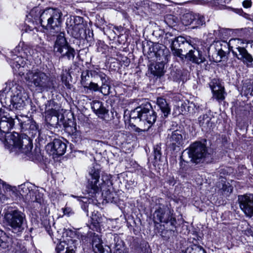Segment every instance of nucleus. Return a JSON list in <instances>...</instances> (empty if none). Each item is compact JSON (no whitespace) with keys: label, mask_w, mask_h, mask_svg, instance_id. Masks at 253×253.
Instances as JSON below:
<instances>
[{"label":"nucleus","mask_w":253,"mask_h":253,"mask_svg":"<svg viewBox=\"0 0 253 253\" xmlns=\"http://www.w3.org/2000/svg\"><path fill=\"white\" fill-rule=\"evenodd\" d=\"M46 116H59L58 111L55 109H49L46 111Z\"/></svg>","instance_id":"43"},{"label":"nucleus","mask_w":253,"mask_h":253,"mask_svg":"<svg viewBox=\"0 0 253 253\" xmlns=\"http://www.w3.org/2000/svg\"><path fill=\"white\" fill-rule=\"evenodd\" d=\"M211 120V118L207 114H204L198 118V123L203 131L208 132L212 129L213 124Z\"/></svg>","instance_id":"19"},{"label":"nucleus","mask_w":253,"mask_h":253,"mask_svg":"<svg viewBox=\"0 0 253 253\" xmlns=\"http://www.w3.org/2000/svg\"><path fill=\"white\" fill-rule=\"evenodd\" d=\"M213 97L218 100L224 99V87L217 83L216 81L211 82L210 84Z\"/></svg>","instance_id":"21"},{"label":"nucleus","mask_w":253,"mask_h":253,"mask_svg":"<svg viewBox=\"0 0 253 253\" xmlns=\"http://www.w3.org/2000/svg\"><path fill=\"white\" fill-rule=\"evenodd\" d=\"M86 31L87 32L85 33L86 38H84V39L88 42H90L92 41L93 36V31L89 29H86Z\"/></svg>","instance_id":"46"},{"label":"nucleus","mask_w":253,"mask_h":253,"mask_svg":"<svg viewBox=\"0 0 253 253\" xmlns=\"http://www.w3.org/2000/svg\"><path fill=\"white\" fill-rule=\"evenodd\" d=\"M168 138L173 146H179L182 141V136L177 130L173 131Z\"/></svg>","instance_id":"26"},{"label":"nucleus","mask_w":253,"mask_h":253,"mask_svg":"<svg viewBox=\"0 0 253 253\" xmlns=\"http://www.w3.org/2000/svg\"><path fill=\"white\" fill-rule=\"evenodd\" d=\"M80 25L79 26H75L71 24L69 26L67 27V32L69 34H70L73 37L76 38H78V36H79V33L80 32Z\"/></svg>","instance_id":"29"},{"label":"nucleus","mask_w":253,"mask_h":253,"mask_svg":"<svg viewBox=\"0 0 253 253\" xmlns=\"http://www.w3.org/2000/svg\"><path fill=\"white\" fill-rule=\"evenodd\" d=\"M14 126L13 119L6 112H0V139L5 138V145L11 151L29 156L33 148L32 141L25 134L8 133Z\"/></svg>","instance_id":"1"},{"label":"nucleus","mask_w":253,"mask_h":253,"mask_svg":"<svg viewBox=\"0 0 253 253\" xmlns=\"http://www.w3.org/2000/svg\"><path fill=\"white\" fill-rule=\"evenodd\" d=\"M239 43H241V40L239 39H231L229 42H224V46L228 47L234 56L249 66L253 62V57L245 48L237 45Z\"/></svg>","instance_id":"7"},{"label":"nucleus","mask_w":253,"mask_h":253,"mask_svg":"<svg viewBox=\"0 0 253 253\" xmlns=\"http://www.w3.org/2000/svg\"><path fill=\"white\" fill-rule=\"evenodd\" d=\"M17 119L22 128L24 130H36L38 129L36 122L27 116H21V118L17 117Z\"/></svg>","instance_id":"20"},{"label":"nucleus","mask_w":253,"mask_h":253,"mask_svg":"<svg viewBox=\"0 0 253 253\" xmlns=\"http://www.w3.org/2000/svg\"><path fill=\"white\" fill-rule=\"evenodd\" d=\"M157 104L162 112L164 117L167 118L170 113V107L166 99L161 97H158Z\"/></svg>","instance_id":"23"},{"label":"nucleus","mask_w":253,"mask_h":253,"mask_svg":"<svg viewBox=\"0 0 253 253\" xmlns=\"http://www.w3.org/2000/svg\"><path fill=\"white\" fill-rule=\"evenodd\" d=\"M42 11L40 10L37 7L33 8L30 12V15L35 20H39L41 24V15Z\"/></svg>","instance_id":"31"},{"label":"nucleus","mask_w":253,"mask_h":253,"mask_svg":"<svg viewBox=\"0 0 253 253\" xmlns=\"http://www.w3.org/2000/svg\"><path fill=\"white\" fill-rule=\"evenodd\" d=\"M180 79V74L178 73L175 77L173 78L174 81H177Z\"/></svg>","instance_id":"53"},{"label":"nucleus","mask_w":253,"mask_h":253,"mask_svg":"<svg viewBox=\"0 0 253 253\" xmlns=\"http://www.w3.org/2000/svg\"><path fill=\"white\" fill-rule=\"evenodd\" d=\"M240 11H241L242 12H243L242 9L239 10Z\"/></svg>","instance_id":"56"},{"label":"nucleus","mask_w":253,"mask_h":253,"mask_svg":"<svg viewBox=\"0 0 253 253\" xmlns=\"http://www.w3.org/2000/svg\"><path fill=\"white\" fill-rule=\"evenodd\" d=\"M9 56V62L14 74L22 76L26 71H29L28 66L26 65L25 61L22 57L13 54V52H10Z\"/></svg>","instance_id":"12"},{"label":"nucleus","mask_w":253,"mask_h":253,"mask_svg":"<svg viewBox=\"0 0 253 253\" xmlns=\"http://www.w3.org/2000/svg\"><path fill=\"white\" fill-rule=\"evenodd\" d=\"M188 153L191 161L196 164L210 163L212 160V155L209 152L206 146L200 142H196L191 145Z\"/></svg>","instance_id":"6"},{"label":"nucleus","mask_w":253,"mask_h":253,"mask_svg":"<svg viewBox=\"0 0 253 253\" xmlns=\"http://www.w3.org/2000/svg\"><path fill=\"white\" fill-rule=\"evenodd\" d=\"M25 79L41 91H49L55 88L56 81L39 70H29Z\"/></svg>","instance_id":"4"},{"label":"nucleus","mask_w":253,"mask_h":253,"mask_svg":"<svg viewBox=\"0 0 253 253\" xmlns=\"http://www.w3.org/2000/svg\"><path fill=\"white\" fill-rule=\"evenodd\" d=\"M166 22L171 26H175L176 21L174 19V17L171 15H167L165 18Z\"/></svg>","instance_id":"41"},{"label":"nucleus","mask_w":253,"mask_h":253,"mask_svg":"<svg viewBox=\"0 0 253 253\" xmlns=\"http://www.w3.org/2000/svg\"><path fill=\"white\" fill-rule=\"evenodd\" d=\"M6 238V237L5 236V234L2 231L0 230V247L3 249L8 247Z\"/></svg>","instance_id":"38"},{"label":"nucleus","mask_w":253,"mask_h":253,"mask_svg":"<svg viewBox=\"0 0 253 253\" xmlns=\"http://www.w3.org/2000/svg\"><path fill=\"white\" fill-rule=\"evenodd\" d=\"M49 228H46V230L48 232L49 235L50 236V237L52 238V239L53 240V233L52 232H51L50 230H49Z\"/></svg>","instance_id":"52"},{"label":"nucleus","mask_w":253,"mask_h":253,"mask_svg":"<svg viewBox=\"0 0 253 253\" xmlns=\"http://www.w3.org/2000/svg\"><path fill=\"white\" fill-rule=\"evenodd\" d=\"M99 92L104 95H107L110 93V85L109 82L101 83V85L99 86Z\"/></svg>","instance_id":"30"},{"label":"nucleus","mask_w":253,"mask_h":253,"mask_svg":"<svg viewBox=\"0 0 253 253\" xmlns=\"http://www.w3.org/2000/svg\"><path fill=\"white\" fill-rule=\"evenodd\" d=\"M131 119H139L140 122L144 123L143 130H147L155 123L157 114L153 109L150 103H146L136 107L130 113Z\"/></svg>","instance_id":"5"},{"label":"nucleus","mask_w":253,"mask_h":253,"mask_svg":"<svg viewBox=\"0 0 253 253\" xmlns=\"http://www.w3.org/2000/svg\"><path fill=\"white\" fill-rule=\"evenodd\" d=\"M94 113L101 118H103L104 115L108 113V111L103 106V104H102L101 107H99V109L97 111L94 112Z\"/></svg>","instance_id":"37"},{"label":"nucleus","mask_w":253,"mask_h":253,"mask_svg":"<svg viewBox=\"0 0 253 253\" xmlns=\"http://www.w3.org/2000/svg\"><path fill=\"white\" fill-rule=\"evenodd\" d=\"M213 4L219 8H223L226 4V0H213Z\"/></svg>","instance_id":"45"},{"label":"nucleus","mask_w":253,"mask_h":253,"mask_svg":"<svg viewBox=\"0 0 253 253\" xmlns=\"http://www.w3.org/2000/svg\"><path fill=\"white\" fill-rule=\"evenodd\" d=\"M85 90L87 89L93 92H99V85L95 83L91 82L88 85H84Z\"/></svg>","instance_id":"34"},{"label":"nucleus","mask_w":253,"mask_h":253,"mask_svg":"<svg viewBox=\"0 0 253 253\" xmlns=\"http://www.w3.org/2000/svg\"><path fill=\"white\" fill-rule=\"evenodd\" d=\"M90 75L92 78L98 77L100 78L101 83H105L109 82V77L103 72L100 71L91 70Z\"/></svg>","instance_id":"28"},{"label":"nucleus","mask_w":253,"mask_h":253,"mask_svg":"<svg viewBox=\"0 0 253 253\" xmlns=\"http://www.w3.org/2000/svg\"><path fill=\"white\" fill-rule=\"evenodd\" d=\"M92 248L95 253H110L105 251L99 238H94L92 240Z\"/></svg>","instance_id":"27"},{"label":"nucleus","mask_w":253,"mask_h":253,"mask_svg":"<svg viewBox=\"0 0 253 253\" xmlns=\"http://www.w3.org/2000/svg\"><path fill=\"white\" fill-rule=\"evenodd\" d=\"M252 2L251 0H245L242 2V5L244 8H248L252 6Z\"/></svg>","instance_id":"48"},{"label":"nucleus","mask_w":253,"mask_h":253,"mask_svg":"<svg viewBox=\"0 0 253 253\" xmlns=\"http://www.w3.org/2000/svg\"><path fill=\"white\" fill-rule=\"evenodd\" d=\"M62 15L61 11L58 8H47L42 10L41 15V24L53 35L60 33Z\"/></svg>","instance_id":"3"},{"label":"nucleus","mask_w":253,"mask_h":253,"mask_svg":"<svg viewBox=\"0 0 253 253\" xmlns=\"http://www.w3.org/2000/svg\"><path fill=\"white\" fill-rule=\"evenodd\" d=\"M53 51L56 53L60 54V57H65L68 60H73L76 54L75 49L68 43L64 33H60L57 36L53 46Z\"/></svg>","instance_id":"8"},{"label":"nucleus","mask_w":253,"mask_h":253,"mask_svg":"<svg viewBox=\"0 0 253 253\" xmlns=\"http://www.w3.org/2000/svg\"><path fill=\"white\" fill-rule=\"evenodd\" d=\"M90 177L88 179L87 185L88 193L93 194L97 193L100 190V186L98 183L100 178V170L98 169L93 167L89 172Z\"/></svg>","instance_id":"14"},{"label":"nucleus","mask_w":253,"mask_h":253,"mask_svg":"<svg viewBox=\"0 0 253 253\" xmlns=\"http://www.w3.org/2000/svg\"><path fill=\"white\" fill-rule=\"evenodd\" d=\"M91 70H86L83 72L81 75V84L84 85H86L87 84L86 82L88 81V78L89 77L90 72Z\"/></svg>","instance_id":"36"},{"label":"nucleus","mask_w":253,"mask_h":253,"mask_svg":"<svg viewBox=\"0 0 253 253\" xmlns=\"http://www.w3.org/2000/svg\"><path fill=\"white\" fill-rule=\"evenodd\" d=\"M149 51L151 58L155 57L157 60L164 62L166 58L168 50L163 45L156 43L150 47Z\"/></svg>","instance_id":"17"},{"label":"nucleus","mask_w":253,"mask_h":253,"mask_svg":"<svg viewBox=\"0 0 253 253\" xmlns=\"http://www.w3.org/2000/svg\"><path fill=\"white\" fill-rule=\"evenodd\" d=\"M183 25H191L193 29L197 28L205 23V18L203 16L192 12L184 14L181 18Z\"/></svg>","instance_id":"13"},{"label":"nucleus","mask_w":253,"mask_h":253,"mask_svg":"<svg viewBox=\"0 0 253 253\" xmlns=\"http://www.w3.org/2000/svg\"><path fill=\"white\" fill-rule=\"evenodd\" d=\"M84 19L83 18L80 16H75L74 17V23L73 25L79 26V25H84L83 23Z\"/></svg>","instance_id":"42"},{"label":"nucleus","mask_w":253,"mask_h":253,"mask_svg":"<svg viewBox=\"0 0 253 253\" xmlns=\"http://www.w3.org/2000/svg\"><path fill=\"white\" fill-rule=\"evenodd\" d=\"M170 47L172 54L181 58H183L185 55L183 52H185L189 48L192 47L191 44L182 36L171 39Z\"/></svg>","instance_id":"11"},{"label":"nucleus","mask_w":253,"mask_h":253,"mask_svg":"<svg viewBox=\"0 0 253 253\" xmlns=\"http://www.w3.org/2000/svg\"><path fill=\"white\" fill-rule=\"evenodd\" d=\"M30 196H32L31 200L34 202L41 203L42 201V195L38 191H32L30 192Z\"/></svg>","instance_id":"32"},{"label":"nucleus","mask_w":253,"mask_h":253,"mask_svg":"<svg viewBox=\"0 0 253 253\" xmlns=\"http://www.w3.org/2000/svg\"><path fill=\"white\" fill-rule=\"evenodd\" d=\"M69 129H70V131L72 133H74L75 132H76L77 131V128H76V127L75 126L74 127H66V129L67 131H69Z\"/></svg>","instance_id":"51"},{"label":"nucleus","mask_w":253,"mask_h":253,"mask_svg":"<svg viewBox=\"0 0 253 253\" xmlns=\"http://www.w3.org/2000/svg\"><path fill=\"white\" fill-rule=\"evenodd\" d=\"M45 120L50 126H55L58 124L59 116H45Z\"/></svg>","instance_id":"33"},{"label":"nucleus","mask_w":253,"mask_h":253,"mask_svg":"<svg viewBox=\"0 0 253 253\" xmlns=\"http://www.w3.org/2000/svg\"><path fill=\"white\" fill-rule=\"evenodd\" d=\"M161 147L159 145L154 147V157L155 160L157 162L160 161L161 158Z\"/></svg>","instance_id":"35"},{"label":"nucleus","mask_w":253,"mask_h":253,"mask_svg":"<svg viewBox=\"0 0 253 253\" xmlns=\"http://www.w3.org/2000/svg\"><path fill=\"white\" fill-rule=\"evenodd\" d=\"M72 197H75V198H76V197H77L76 196H74V195H72Z\"/></svg>","instance_id":"57"},{"label":"nucleus","mask_w":253,"mask_h":253,"mask_svg":"<svg viewBox=\"0 0 253 253\" xmlns=\"http://www.w3.org/2000/svg\"><path fill=\"white\" fill-rule=\"evenodd\" d=\"M92 224L97 227L101 221V218L97 216L96 214L92 215L91 217Z\"/></svg>","instance_id":"44"},{"label":"nucleus","mask_w":253,"mask_h":253,"mask_svg":"<svg viewBox=\"0 0 253 253\" xmlns=\"http://www.w3.org/2000/svg\"><path fill=\"white\" fill-rule=\"evenodd\" d=\"M165 65L164 62L160 61L155 64L151 65L150 70L151 74L155 76L161 77L165 72Z\"/></svg>","instance_id":"25"},{"label":"nucleus","mask_w":253,"mask_h":253,"mask_svg":"<svg viewBox=\"0 0 253 253\" xmlns=\"http://www.w3.org/2000/svg\"><path fill=\"white\" fill-rule=\"evenodd\" d=\"M116 29V30H118L119 28H115Z\"/></svg>","instance_id":"59"},{"label":"nucleus","mask_w":253,"mask_h":253,"mask_svg":"<svg viewBox=\"0 0 253 253\" xmlns=\"http://www.w3.org/2000/svg\"><path fill=\"white\" fill-rule=\"evenodd\" d=\"M21 87H10L6 84L5 87L0 93V99L3 106L9 107L13 109L22 110L26 106V96Z\"/></svg>","instance_id":"2"},{"label":"nucleus","mask_w":253,"mask_h":253,"mask_svg":"<svg viewBox=\"0 0 253 253\" xmlns=\"http://www.w3.org/2000/svg\"><path fill=\"white\" fill-rule=\"evenodd\" d=\"M5 218L13 233L19 234L24 230L26 217L25 214L21 211H11L5 214Z\"/></svg>","instance_id":"9"},{"label":"nucleus","mask_w":253,"mask_h":253,"mask_svg":"<svg viewBox=\"0 0 253 253\" xmlns=\"http://www.w3.org/2000/svg\"><path fill=\"white\" fill-rule=\"evenodd\" d=\"M76 242V240L73 239L60 242L56 247V253H75Z\"/></svg>","instance_id":"16"},{"label":"nucleus","mask_w":253,"mask_h":253,"mask_svg":"<svg viewBox=\"0 0 253 253\" xmlns=\"http://www.w3.org/2000/svg\"><path fill=\"white\" fill-rule=\"evenodd\" d=\"M54 153L58 155H63L66 150V144L60 139H55L52 144Z\"/></svg>","instance_id":"24"},{"label":"nucleus","mask_w":253,"mask_h":253,"mask_svg":"<svg viewBox=\"0 0 253 253\" xmlns=\"http://www.w3.org/2000/svg\"><path fill=\"white\" fill-rule=\"evenodd\" d=\"M189 52L187 53L184 56L186 58H188L190 61L194 63L199 64L205 61V58L203 56L202 52L195 47L193 49L191 48L189 49Z\"/></svg>","instance_id":"18"},{"label":"nucleus","mask_w":253,"mask_h":253,"mask_svg":"<svg viewBox=\"0 0 253 253\" xmlns=\"http://www.w3.org/2000/svg\"><path fill=\"white\" fill-rule=\"evenodd\" d=\"M142 129H140L138 127H137L135 129V131H137V132H140V131H142Z\"/></svg>","instance_id":"54"},{"label":"nucleus","mask_w":253,"mask_h":253,"mask_svg":"<svg viewBox=\"0 0 253 253\" xmlns=\"http://www.w3.org/2000/svg\"><path fill=\"white\" fill-rule=\"evenodd\" d=\"M217 54L220 56V58H222L226 55V52L222 48L218 50Z\"/></svg>","instance_id":"50"},{"label":"nucleus","mask_w":253,"mask_h":253,"mask_svg":"<svg viewBox=\"0 0 253 253\" xmlns=\"http://www.w3.org/2000/svg\"><path fill=\"white\" fill-rule=\"evenodd\" d=\"M87 31L85 25H80V32L79 33V35H80V36H78V38H76L75 39H84V38H86L85 33Z\"/></svg>","instance_id":"39"},{"label":"nucleus","mask_w":253,"mask_h":253,"mask_svg":"<svg viewBox=\"0 0 253 253\" xmlns=\"http://www.w3.org/2000/svg\"><path fill=\"white\" fill-rule=\"evenodd\" d=\"M106 198L110 199L111 198V196H106Z\"/></svg>","instance_id":"55"},{"label":"nucleus","mask_w":253,"mask_h":253,"mask_svg":"<svg viewBox=\"0 0 253 253\" xmlns=\"http://www.w3.org/2000/svg\"><path fill=\"white\" fill-rule=\"evenodd\" d=\"M216 187L219 193L226 196H229L233 191V187L229 183H226L224 178H221L216 183Z\"/></svg>","instance_id":"22"},{"label":"nucleus","mask_w":253,"mask_h":253,"mask_svg":"<svg viewBox=\"0 0 253 253\" xmlns=\"http://www.w3.org/2000/svg\"><path fill=\"white\" fill-rule=\"evenodd\" d=\"M203 253H206V252L205 250H203Z\"/></svg>","instance_id":"58"},{"label":"nucleus","mask_w":253,"mask_h":253,"mask_svg":"<svg viewBox=\"0 0 253 253\" xmlns=\"http://www.w3.org/2000/svg\"><path fill=\"white\" fill-rule=\"evenodd\" d=\"M238 201L240 209L248 216L253 215V195L238 196Z\"/></svg>","instance_id":"15"},{"label":"nucleus","mask_w":253,"mask_h":253,"mask_svg":"<svg viewBox=\"0 0 253 253\" xmlns=\"http://www.w3.org/2000/svg\"><path fill=\"white\" fill-rule=\"evenodd\" d=\"M153 219L155 223H168L175 226L176 220L174 216L173 210L163 205H160L155 211L153 215Z\"/></svg>","instance_id":"10"},{"label":"nucleus","mask_w":253,"mask_h":253,"mask_svg":"<svg viewBox=\"0 0 253 253\" xmlns=\"http://www.w3.org/2000/svg\"><path fill=\"white\" fill-rule=\"evenodd\" d=\"M186 165V162L183 161H181L180 163V169H181V171L182 172H184L186 170V169H185V166Z\"/></svg>","instance_id":"49"},{"label":"nucleus","mask_w":253,"mask_h":253,"mask_svg":"<svg viewBox=\"0 0 253 253\" xmlns=\"http://www.w3.org/2000/svg\"><path fill=\"white\" fill-rule=\"evenodd\" d=\"M63 212H64V215H66L68 216H71L74 213V211L72 210V209L71 208L68 207H66L63 209Z\"/></svg>","instance_id":"47"},{"label":"nucleus","mask_w":253,"mask_h":253,"mask_svg":"<svg viewBox=\"0 0 253 253\" xmlns=\"http://www.w3.org/2000/svg\"><path fill=\"white\" fill-rule=\"evenodd\" d=\"M103 103L98 100H94L91 103V108L93 112L97 111L99 109V107L102 106Z\"/></svg>","instance_id":"40"}]
</instances>
